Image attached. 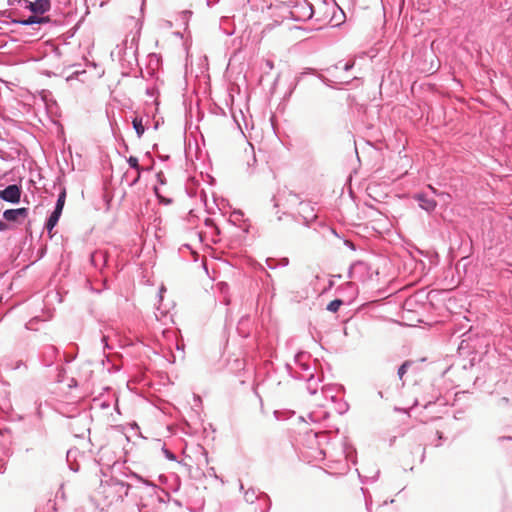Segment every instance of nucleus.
Returning <instances> with one entry per match:
<instances>
[{"label": "nucleus", "instance_id": "1", "mask_svg": "<svg viewBox=\"0 0 512 512\" xmlns=\"http://www.w3.org/2000/svg\"><path fill=\"white\" fill-rule=\"evenodd\" d=\"M21 197V189L18 185L12 184L0 191V198L10 203H18Z\"/></svg>", "mask_w": 512, "mask_h": 512}, {"label": "nucleus", "instance_id": "2", "mask_svg": "<svg viewBox=\"0 0 512 512\" xmlns=\"http://www.w3.org/2000/svg\"><path fill=\"white\" fill-rule=\"evenodd\" d=\"M28 216L27 208H18V209H7L3 213V217L7 221L11 222H22Z\"/></svg>", "mask_w": 512, "mask_h": 512}, {"label": "nucleus", "instance_id": "3", "mask_svg": "<svg viewBox=\"0 0 512 512\" xmlns=\"http://www.w3.org/2000/svg\"><path fill=\"white\" fill-rule=\"evenodd\" d=\"M27 8L35 14H43L50 9L49 0H35L34 2L27 1Z\"/></svg>", "mask_w": 512, "mask_h": 512}, {"label": "nucleus", "instance_id": "4", "mask_svg": "<svg viewBox=\"0 0 512 512\" xmlns=\"http://www.w3.org/2000/svg\"><path fill=\"white\" fill-rule=\"evenodd\" d=\"M416 199L419 201L420 207L428 212L433 211L436 208V201L434 199L427 198L423 194L417 195Z\"/></svg>", "mask_w": 512, "mask_h": 512}, {"label": "nucleus", "instance_id": "5", "mask_svg": "<svg viewBox=\"0 0 512 512\" xmlns=\"http://www.w3.org/2000/svg\"><path fill=\"white\" fill-rule=\"evenodd\" d=\"M61 213L57 211H53V213L50 215L47 223H46V229L50 232L52 229L56 226Z\"/></svg>", "mask_w": 512, "mask_h": 512}, {"label": "nucleus", "instance_id": "6", "mask_svg": "<svg viewBox=\"0 0 512 512\" xmlns=\"http://www.w3.org/2000/svg\"><path fill=\"white\" fill-rule=\"evenodd\" d=\"M49 22V17H38V16H30L28 19L23 20L21 23L24 25L31 24H42Z\"/></svg>", "mask_w": 512, "mask_h": 512}, {"label": "nucleus", "instance_id": "7", "mask_svg": "<svg viewBox=\"0 0 512 512\" xmlns=\"http://www.w3.org/2000/svg\"><path fill=\"white\" fill-rule=\"evenodd\" d=\"M133 127H134L138 137H141L145 131V128L142 124V119L138 118V117L134 118Z\"/></svg>", "mask_w": 512, "mask_h": 512}, {"label": "nucleus", "instance_id": "8", "mask_svg": "<svg viewBox=\"0 0 512 512\" xmlns=\"http://www.w3.org/2000/svg\"><path fill=\"white\" fill-rule=\"evenodd\" d=\"M66 192L63 190L57 200L55 211L62 213L64 204H65Z\"/></svg>", "mask_w": 512, "mask_h": 512}, {"label": "nucleus", "instance_id": "9", "mask_svg": "<svg viewBox=\"0 0 512 512\" xmlns=\"http://www.w3.org/2000/svg\"><path fill=\"white\" fill-rule=\"evenodd\" d=\"M343 304V301L340 300V299H335L333 301H331L328 306H327V310H329L330 312H337L339 310V308L341 307V305Z\"/></svg>", "mask_w": 512, "mask_h": 512}, {"label": "nucleus", "instance_id": "10", "mask_svg": "<svg viewBox=\"0 0 512 512\" xmlns=\"http://www.w3.org/2000/svg\"><path fill=\"white\" fill-rule=\"evenodd\" d=\"M302 10H304L302 17L305 19H310L314 14L313 7L310 4H306V6H303Z\"/></svg>", "mask_w": 512, "mask_h": 512}, {"label": "nucleus", "instance_id": "11", "mask_svg": "<svg viewBox=\"0 0 512 512\" xmlns=\"http://www.w3.org/2000/svg\"><path fill=\"white\" fill-rule=\"evenodd\" d=\"M128 164L130 165V167L134 168L137 170L138 172V175H137V178H139L140 176V166L138 164V159L134 156H130L129 159H128Z\"/></svg>", "mask_w": 512, "mask_h": 512}, {"label": "nucleus", "instance_id": "12", "mask_svg": "<svg viewBox=\"0 0 512 512\" xmlns=\"http://www.w3.org/2000/svg\"><path fill=\"white\" fill-rule=\"evenodd\" d=\"M410 361H405L398 369V376L400 379L403 378L404 374L407 372L408 367L410 366Z\"/></svg>", "mask_w": 512, "mask_h": 512}, {"label": "nucleus", "instance_id": "13", "mask_svg": "<svg viewBox=\"0 0 512 512\" xmlns=\"http://www.w3.org/2000/svg\"><path fill=\"white\" fill-rule=\"evenodd\" d=\"M280 28V35L285 36V32L290 29L288 23L281 22L279 25Z\"/></svg>", "mask_w": 512, "mask_h": 512}, {"label": "nucleus", "instance_id": "14", "mask_svg": "<svg viewBox=\"0 0 512 512\" xmlns=\"http://www.w3.org/2000/svg\"><path fill=\"white\" fill-rule=\"evenodd\" d=\"M275 28V25L274 24H268L264 31L263 32H266V33H271L273 31V29Z\"/></svg>", "mask_w": 512, "mask_h": 512}, {"label": "nucleus", "instance_id": "15", "mask_svg": "<svg viewBox=\"0 0 512 512\" xmlns=\"http://www.w3.org/2000/svg\"><path fill=\"white\" fill-rule=\"evenodd\" d=\"M8 229V225L5 222L0 221V231Z\"/></svg>", "mask_w": 512, "mask_h": 512}, {"label": "nucleus", "instance_id": "16", "mask_svg": "<svg viewBox=\"0 0 512 512\" xmlns=\"http://www.w3.org/2000/svg\"><path fill=\"white\" fill-rule=\"evenodd\" d=\"M158 177H159V179H160V182H161V183H164V179H162V173H159V174H158Z\"/></svg>", "mask_w": 512, "mask_h": 512}, {"label": "nucleus", "instance_id": "17", "mask_svg": "<svg viewBox=\"0 0 512 512\" xmlns=\"http://www.w3.org/2000/svg\"><path fill=\"white\" fill-rule=\"evenodd\" d=\"M429 188L432 190L433 193H437V190L434 187H432L431 185H429Z\"/></svg>", "mask_w": 512, "mask_h": 512}]
</instances>
